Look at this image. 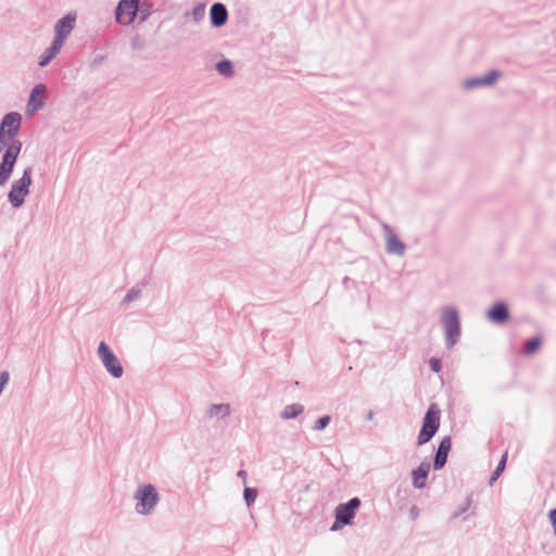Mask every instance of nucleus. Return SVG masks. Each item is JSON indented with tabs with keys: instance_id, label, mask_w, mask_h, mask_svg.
<instances>
[{
	"instance_id": "4",
	"label": "nucleus",
	"mask_w": 556,
	"mask_h": 556,
	"mask_svg": "<svg viewBox=\"0 0 556 556\" xmlns=\"http://www.w3.org/2000/svg\"><path fill=\"white\" fill-rule=\"evenodd\" d=\"M21 150L22 142L14 140L4 151L2 161L0 163V186H4L9 181Z\"/></svg>"
},
{
	"instance_id": "17",
	"label": "nucleus",
	"mask_w": 556,
	"mask_h": 556,
	"mask_svg": "<svg viewBox=\"0 0 556 556\" xmlns=\"http://www.w3.org/2000/svg\"><path fill=\"white\" fill-rule=\"evenodd\" d=\"M211 23L215 27L223 26L228 18V12L223 3L216 2L211 7L210 10Z\"/></svg>"
},
{
	"instance_id": "2",
	"label": "nucleus",
	"mask_w": 556,
	"mask_h": 556,
	"mask_svg": "<svg viewBox=\"0 0 556 556\" xmlns=\"http://www.w3.org/2000/svg\"><path fill=\"white\" fill-rule=\"evenodd\" d=\"M441 324L444 328L445 345L451 350L460 338L459 314L456 307L446 306L442 311Z\"/></svg>"
},
{
	"instance_id": "13",
	"label": "nucleus",
	"mask_w": 556,
	"mask_h": 556,
	"mask_svg": "<svg viewBox=\"0 0 556 556\" xmlns=\"http://www.w3.org/2000/svg\"><path fill=\"white\" fill-rule=\"evenodd\" d=\"M22 116L17 112H11L3 116L0 131L5 132L9 137L15 139L21 129Z\"/></svg>"
},
{
	"instance_id": "18",
	"label": "nucleus",
	"mask_w": 556,
	"mask_h": 556,
	"mask_svg": "<svg viewBox=\"0 0 556 556\" xmlns=\"http://www.w3.org/2000/svg\"><path fill=\"white\" fill-rule=\"evenodd\" d=\"M509 312L507 306L504 303H496L493 307L488 312V317L494 323H504L508 319Z\"/></svg>"
},
{
	"instance_id": "7",
	"label": "nucleus",
	"mask_w": 556,
	"mask_h": 556,
	"mask_svg": "<svg viewBox=\"0 0 556 556\" xmlns=\"http://www.w3.org/2000/svg\"><path fill=\"white\" fill-rule=\"evenodd\" d=\"M140 0H119L115 12V22L122 26H129L134 23L139 13Z\"/></svg>"
},
{
	"instance_id": "27",
	"label": "nucleus",
	"mask_w": 556,
	"mask_h": 556,
	"mask_svg": "<svg viewBox=\"0 0 556 556\" xmlns=\"http://www.w3.org/2000/svg\"><path fill=\"white\" fill-rule=\"evenodd\" d=\"M331 421V417L329 415L321 416L318 418L315 422V425L312 427L314 431H321L324 430Z\"/></svg>"
},
{
	"instance_id": "29",
	"label": "nucleus",
	"mask_w": 556,
	"mask_h": 556,
	"mask_svg": "<svg viewBox=\"0 0 556 556\" xmlns=\"http://www.w3.org/2000/svg\"><path fill=\"white\" fill-rule=\"evenodd\" d=\"M4 134L5 132L0 131V152L5 151L8 147L11 144V142L15 140L12 137H9Z\"/></svg>"
},
{
	"instance_id": "3",
	"label": "nucleus",
	"mask_w": 556,
	"mask_h": 556,
	"mask_svg": "<svg viewBox=\"0 0 556 556\" xmlns=\"http://www.w3.org/2000/svg\"><path fill=\"white\" fill-rule=\"evenodd\" d=\"M31 173V167H26L22 177L12 184L11 190L8 193V199L14 208L21 207L29 193V188L33 181Z\"/></svg>"
},
{
	"instance_id": "36",
	"label": "nucleus",
	"mask_w": 556,
	"mask_h": 556,
	"mask_svg": "<svg viewBox=\"0 0 556 556\" xmlns=\"http://www.w3.org/2000/svg\"><path fill=\"white\" fill-rule=\"evenodd\" d=\"M141 14H142L141 15V21H144L147 18L148 14H146V12H141Z\"/></svg>"
},
{
	"instance_id": "12",
	"label": "nucleus",
	"mask_w": 556,
	"mask_h": 556,
	"mask_svg": "<svg viewBox=\"0 0 556 556\" xmlns=\"http://www.w3.org/2000/svg\"><path fill=\"white\" fill-rule=\"evenodd\" d=\"M46 92L47 87L43 84H38L31 89L26 106L28 115L36 113L45 105Z\"/></svg>"
},
{
	"instance_id": "28",
	"label": "nucleus",
	"mask_w": 556,
	"mask_h": 556,
	"mask_svg": "<svg viewBox=\"0 0 556 556\" xmlns=\"http://www.w3.org/2000/svg\"><path fill=\"white\" fill-rule=\"evenodd\" d=\"M471 505V498L470 497H467L465 503L459 506L452 515L453 518H458L459 516H462L463 514H465L469 507Z\"/></svg>"
},
{
	"instance_id": "31",
	"label": "nucleus",
	"mask_w": 556,
	"mask_h": 556,
	"mask_svg": "<svg viewBox=\"0 0 556 556\" xmlns=\"http://www.w3.org/2000/svg\"><path fill=\"white\" fill-rule=\"evenodd\" d=\"M548 517H549V521H551V525L553 527L554 533L556 535V508L552 509L548 513Z\"/></svg>"
},
{
	"instance_id": "9",
	"label": "nucleus",
	"mask_w": 556,
	"mask_h": 556,
	"mask_svg": "<svg viewBox=\"0 0 556 556\" xmlns=\"http://www.w3.org/2000/svg\"><path fill=\"white\" fill-rule=\"evenodd\" d=\"M76 17V13H68L56 22V24L54 25L53 41L63 47L65 40L75 27Z\"/></svg>"
},
{
	"instance_id": "15",
	"label": "nucleus",
	"mask_w": 556,
	"mask_h": 556,
	"mask_svg": "<svg viewBox=\"0 0 556 556\" xmlns=\"http://www.w3.org/2000/svg\"><path fill=\"white\" fill-rule=\"evenodd\" d=\"M431 465L429 462L424 460L421 464L412 471V483L416 489H422L426 486L427 478L430 471Z\"/></svg>"
},
{
	"instance_id": "10",
	"label": "nucleus",
	"mask_w": 556,
	"mask_h": 556,
	"mask_svg": "<svg viewBox=\"0 0 556 556\" xmlns=\"http://www.w3.org/2000/svg\"><path fill=\"white\" fill-rule=\"evenodd\" d=\"M381 227L386 240V252L391 255L403 256L406 244L397 238L390 225L382 223Z\"/></svg>"
},
{
	"instance_id": "24",
	"label": "nucleus",
	"mask_w": 556,
	"mask_h": 556,
	"mask_svg": "<svg viewBox=\"0 0 556 556\" xmlns=\"http://www.w3.org/2000/svg\"><path fill=\"white\" fill-rule=\"evenodd\" d=\"M506 462H507V453H504L497 467L495 468V470L492 472L491 475V478H490V484L492 485L498 478L500 476L502 475V472L504 471L505 469V466H506Z\"/></svg>"
},
{
	"instance_id": "6",
	"label": "nucleus",
	"mask_w": 556,
	"mask_h": 556,
	"mask_svg": "<svg viewBox=\"0 0 556 556\" xmlns=\"http://www.w3.org/2000/svg\"><path fill=\"white\" fill-rule=\"evenodd\" d=\"M439 427L440 412L435 409L434 405H431L424 417L422 427L418 434L417 444L424 445L429 442L437 433Z\"/></svg>"
},
{
	"instance_id": "32",
	"label": "nucleus",
	"mask_w": 556,
	"mask_h": 556,
	"mask_svg": "<svg viewBox=\"0 0 556 556\" xmlns=\"http://www.w3.org/2000/svg\"><path fill=\"white\" fill-rule=\"evenodd\" d=\"M344 525L339 522L338 519L336 518L334 522L332 523V526L330 527V530L331 531H338L339 529H341Z\"/></svg>"
},
{
	"instance_id": "35",
	"label": "nucleus",
	"mask_w": 556,
	"mask_h": 556,
	"mask_svg": "<svg viewBox=\"0 0 556 556\" xmlns=\"http://www.w3.org/2000/svg\"><path fill=\"white\" fill-rule=\"evenodd\" d=\"M410 513H412V515L416 516V515H417V509H416V507H413V508L410 509Z\"/></svg>"
},
{
	"instance_id": "30",
	"label": "nucleus",
	"mask_w": 556,
	"mask_h": 556,
	"mask_svg": "<svg viewBox=\"0 0 556 556\" xmlns=\"http://www.w3.org/2000/svg\"><path fill=\"white\" fill-rule=\"evenodd\" d=\"M429 365L432 371L439 372L442 369V364L439 358L432 357L429 361Z\"/></svg>"
},
{
	"instance_id": "16",
	"label": "nucleus",
	"mask_w": 556,
	"mask_h": 556,
	"mask_svg": "<svg viewBox=\"0 0 556 556\" xmlns=\"http://www.w3.org/2000/svg\"><path fill=\"white\" fill-rule=\"evenodd\" d=\"M452 442L450 437H445L439 444L438 451L434 456L433 468L440 470L444 467L447 460L448 452L451 451Z\"/></svg>"
},
{
	"instance_id": "20",
	"label": "nucleus",
	"mask_w": 556,
	"mask_h": 556,
	"mask_svg": "<svg viewBox=\"0 0 556 556\" xmlns=\"http://www.w3.org/2000/svg\"><path fill=\"white\" fill-rule=\"evenodd\" d=\"M304 412V406L300 403H293L285 406L280 413L283 420L294 419Z\"/></svg>"
},
{
	"instance_id": "1",
	"label": "nucleus",
	"mask_w": 556,
	"mask_h": 556,
	"mask_svg": "<svg viewBox=\"0 0 556 556\" xmlns=\"http://www.w3.org/2000/svg\"><path fill=\"white\" fill-rule=\"evenodd\" d=\"M132 498L135 501V511L140 516L152 515L161 501L159 491L152 483L138 485Z\"/></svg>"
},
{
	"instance_id": "11",
	"label": "nucleus",
	"mask_w": 556,
	"mask_h": 556,
	"mask_svg": "<svg viewBox=\"0 0 556 556\" xmlns=\"http://www.w3.org/2000/svg\"><path fill=\"white\" fill-rule=\"evenodd\" d=\"M361 506V500L353 497L336 507V518L343 525H350L355 517V510Z\"/></svg>"
},
{
	"instance_id": "34",
	"label": "nucleus",
	"mask_w": 556,
	"mask_h": 556,
	"mask_svg": "<svg viewBox=\"0 0 556 556\" xmlns=\"http://www.w3.org/2000/svg\"><path fill=\"white\" fill-rule=\"evenodd\" d=\"M372 417H374V413L371 410H369L368 414H367V419L371 420Z\"/></svg>"
},
{
	"instance_id": "19",
	"label": "nucleus",
	"mask_w": 556,
	"mask_h": 556,
	"mask_svg": "<svg viewBox=\"0 0 556 556\" xmlns=\"http://www.w3.org/2000/svg\"><path fill=\"white\" fill-rule=\"evenodd\" d=\"M62 46L58 45L55 41H52L50 47L45 49V51L40 54L38 64L40 67L47 66L61 51Z\"/></svg>"
},
{
	"instance_id": "26",
	"label": "nucleus",
	"mask_w": 556,
	"mask_h": 556,
	"mask_svg": "<svg viewBox=\"0 0 556 556\" xmlns=\"http://www.w3.org/2000/svg\"><path fill=\"white\" fill-rule=\"evenodd\" d=\"M243 497L247 503V506L250 507L257 497V490L254 488L245 486L243 490Z\"/></svg>"
},
{
	"instance_id": "5",
	"label": "nucleus",
	"mask_w": 556,
	"mask_h": 556,
	"mask_svg": "<svg viewBox=\"0 0 556 556\" xmlns=\"http://www.w3.org/2000/svg\"><path fill=\"white\" fill-rule=\"evenodd\" d=\"M97 355L108 374L113 378L118 379L123 376V366L106 342L101 341L99 343Z\"/></svg>"
},
{
	"instance_id": "14",
	"label": "nucleus",
	"mask_w": 556,
	"mask_h": 556,
	"mask_svg": "<svg viewBox=\"0 0 556 556\" xmlns=\"http://www.w3.org/2000/svg\"><path fill=\"white\" fill-rule=\"evenodd\" d=\"M230 414L231 407L228 403H213L205 410V417L208 420H223L229 417Z\"/></svg>"
},
{
	"instance_id": "21",
	"label": "nucleus",
	"mask_w": 556,
	"mask_h": 556,
	"mask_svg": "<svg viewBox=\"0 0 556 556\" xmlns=\"http://www.w3.org/2000/svg\"><path fill=\"white\" fill-rule=\"evenodd\" d=\"M142 296V288L139 286H135L130 288L124 299L121 302V306L127 308L131 303L140 300Z\"/></svg>"
},
{
	"instance_id": "23",
	"label": "nucleus",
	"mask_w": 556,
	"mask_h": 556,
	"mask_svg": "<svg viewBox=\"0 0 556 556\" xmlns=\"http://www.w3.org/2000/svg\"><path fill=\"white\" fill-rule=\"evenodd\" d=\"M541 344V337H533L525 342L522 351L526 355H533L539 351Z\"/></svg>"
},
{
	"instance_id": "8",
	"label": "nucleus",
	"mask_w": 556,
	"mask_h": 556,
	"mask_svg": "<svg viewBox=\"0 0 556 556\" xmlns=\"http://www.w3.org/2000/svg\"><path fill=\"white\" fill-rule=\"evenodd\" d=\"M502 73L497 70H492L483 76L469 77L462 81V88L465 91H471L478 88L492 87L496 84Z\"/></svg>"
},
{
	"instance_id": "25",
	"label": "nucleus",
	"mask_w": 556,
	"mask_h": 556,
	"mask_svg": "<svg viewBox=\"0 0 556 556\" xmlns=\"http://www.w3.org/2000/svg\"><path fill=\"white\" fill-rule=\"evenodd\" d=\"M190 15L194 22H200L205 16V4H197L190 13H186V16Z\"/></svg>"
},
{
	"instance_id": "33",
	"label": "nucleus",
	"mask_w": 556,
	"mask_h": 556,
	"mask_svg": "<svg viewBox=\"0 0 556 556\" xmlns=\"http://www.w3.org/2000/svg\"><path fill=\"white\" fill-rule=\"evenodd\" d=\"M237 476H238L239 478H241V479H242L243 483H247L248 473H247V471H245V470L240 469V470L237 472Z\"/></svg>"
},
{
	"instance_id": "22",
	"label": "nucleus",
	"mask_w": 556,
	"mask_h": 556,
	"mask_svg": "<svg viewBox=\"0 0 556 556\" xmlns=\"http://www.w3.org/2000/svg\"><path fill=\"white\" fill-rule=\"evenodd\" d=\"M215 67L217 73L223 77L232 78L235 76L232 62L227 59L217 62Z\"/></svg>"
}]
</instances>
